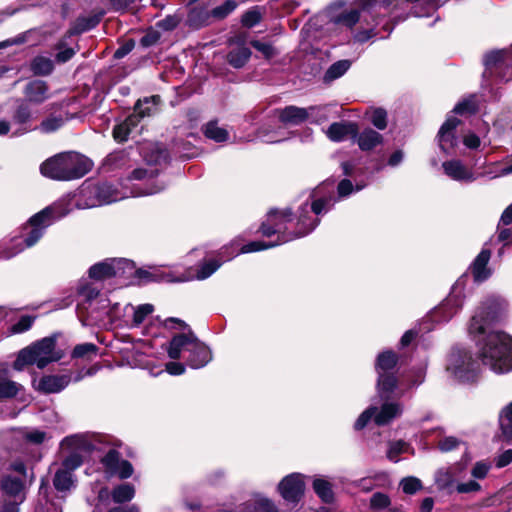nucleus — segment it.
I'll use <instances>...</instances> for the list:
<instances>
[{"label":"nucleus","mask_w":512,"mask_h":512,"mask_svg":"<svg viewBox=\"0 0 512 512\" xmlns=\"http://www.w3.org/2000/svg\"><path fill=\"white\" fill-rule=\"evenodd\" d=\"M292 212L290 209H273L270 210L267 219L261 225V233L264 236L270 237L274 234H277L276 241H252L246 245H243L240 249V253H251L257 252L261 250H265L268 248H273L277 245H281L283 243L289 242L291 240L296 239L293 233H286L287 223L292 222Z\"/></svg>","instance_id":"nucleus-4"},{"label":"nucleus","mask_w":512,"mask_h":512,"mask_svg":"<svg viewBox=\"0 0 512 512\" xmlns=\"http://www.w3.org/2000/svg\"><path fill=\"white\" fill-rule=\"evenodd\" d=\"M507 303L496 296L487 298L472 316L468 331L475 339L479 359L496 374L512 371V336L503 331L486 333L487 327L505 313Z\"/></svg>","instance_id":"nucleus-1"},{"label":"nucleus","mask_w":512,"mask_h":512,"mask_svg":"<svg viewBox=\"0 0 512 512\" xmlns=\"http://www.w3.org/2000/svg\"><path fill=\"white\" fill-rule=\"evenodd\" d=\"M138 115H130L123 122L116 125L113 129V137L117 142H125L130 135L137 134L141 128L139 126Z\"/></svg>","instance_id":"nucleus-21"},{"label":"nucleus","mask_w":512,"mask_h":512,"mask_svg":"<svg viewBox=\"0 0 512 512\" xmlns=\"http://www.w3.org/2000/svg\"><path fill=\"white\" fill-rule=\"evenodd\" d=\"M237 7V3L234 0H227L222 5L215 7L211 11V15L217 19H223L228 16Z\"/></svg>","instance_id":"nucleus-56"},{"label":"nucleus","mask_w":512,"mask_h":512,"mask_svg":"<svg viewBox=\"0 0 512 512\" xmlns=\"http://www.w3.org/2000/svg\"><path fill=\"white\" fill-rule=\"evenodd\" d=\"M204 134L207 138L215 142H224L228 140V132L219 127L216 122H209L204 128Z\"/></svg>","instance_id":"nucleus-46"},{"label":"nucleus","mask_w":512,"mask_h":512,"mask_svg":"<svg viewBox=\"0 0 512 512\" xmlns=\"http://www.w3.org/2000/svg\"><path fill=\"white\" fill-rule=\"evenodd\" d=\"M98 348L92 343H83L77 345L72 351L73 358H82L90 360L97 355Z\"/></svg>","instance_id":"nucleus-49"},{"label":"nucleus","mask_w":512,"mask_h":512,"mask_svg":"<svg viewBox=\"0 0 512 512\" xmlns=\"http://www.w3.org/2000/svg\"><path fill=\"white\" fill-rule=\"evenodd\" d=\"M135 496V488L130 483H124L113 488L111 492L112 500L115 503H125L131 501Z\"/></svg>","instance_id":"nucleus-40"},{"label":"nucleus","mask_w":512,"mask_h":512,"mask_svg":"<svg viewBox=\"0 0 512 512\" xmlns=\"http://www.w3.org/2000/svg\"><path fill=\"white\" fill-rule=\"evenodd\" d=\"M462 470L463 468L460 466L439 470L435 476L437 486L442 490L451 491L454 489L456 491V485L459 483L456 482V479Z\"/></svg>","instance_id":"nucleus-27"},{"label":"nucleus","mask_w":512,"mask_h":512,"mask_svg":"<svg viewBox=\"0 0 512 512\" xmlns=\"http://www.w3.org/2000/svg\"><path fill=\"white\" fill-rule=\"evenodd\" d=\"M350 65L351 63L349 60H339L333 63L326 71L324 75V81L330 82L343 76L350 68Z\"/></svg>","instance_id":"nucleus-44"},{"label":"nucleus","mask_w":512,"mask_h":512,"mask_svg":"<svg viewBox=\"0 0 512 512\" xmlns=\"http://www.w3.org/2000/svg\"><path fill=\"white\" fill-rule=\"evenodd\" d=\"M402 412L403 407L398 402L385 401L380 407L371 405L359 415L355 421L354 428L356 430H361L371 420H373L378 426H384L399 417Z\"/></svg>","instance_id":"nucleus-8"},{"label":"nucleus","mask_w":512,"mask_h":512,"mask_svg":"<svg viewBox=\"0 0 512 512\" xmlns=\"http://www.w3.org/2000/svg\"><path fill=\"white\" fill-rule=\"evenodd\" d=\"M61 448L63 451H75L83 455L93 449V444L87 434H74L61 441Z\"/></svg>","instance_id":"nucleus-18"},{"label":"nucleus","mask_w":512,"mask_h":512,"mask_svg":"<svg viewBox=\"0 0 512 512\" xmlns=\"http://www.w3.org/2000/svg\"><path fill=\"white\" fill-rule=\"evenodd\" d=\"M442 169L447 177L457 182L472 183L480 176L462 160L456 158L444 161Z\"/></svg>","instance_id":"nucleus-15"},{"label":"nucleus","mask_w":512,"mask_h":512,"mask_svg":"<svg viewBox=\"0 0 512 512\" xmlns=\"http://www.w3.org/2000/svg\"><path fill=\"white\" fill-rule=\"evenodd\" d=\"M144 160L150 166L158 165L166 159V152L152 145L144 146L141 149Z\"/></svg>","instance_id":"nucleus-43"},{"label":"nucleus","mask_w":512,"mask_h":512,"mask_svg":"<svg viewBox=\"0 0 512 512\" xmlns=\"http://www.w3.org/2000/svg\"><path fill=\"white\" fill-rule=\"evenodd\" d=\"M120 453L114 449L109 450L105 456L102 458V464L106 468V470L113 475L117 467L121 462Z\"/></svg>","instance_id":"nucleus-52"},{"label":"nucleus","mask_w":512,"mask_h":512,"mask_svg":"<svg viewBox=\"0 0 512 512\" xmlns=\"http://www.w3.org/2000/svg\"><path fill=\"white\" fill-rule=\"evenodd\" d=\"M491 468L492 464L489 461L481 460L475 462L470 471L473 479L466 482H459L456 485V492L459 494H476L480 492L482 486L479 481L487 477Z\"/></svg>","instance_id":"nucleus-12"},{"label":"nucleus","mask_w":512,"mask_h":512,"mask_svg":"<svg viewBox=\"0 0 512 512\" xmlns=\"http://www.w3.org/2000/svg\"><path fill=\"white\" fill-rule=\"evenodd\" d=\"M73 472L59 468L54 476L53 484L58 491H68L74 486Z\"/></svg>","instance_id":"nucleus-38"},{"label":"nucleus","mask_w":512,"mask_h":512,"mask_svg":"<svg viewBox=\"0 0 512 512\" xmlns=\"http://www.w3.org/2000/svg\"><path fill=\"white\" fill-rule=\"evenodd\" d=\"M397 380L393 373L378 374L377 391L380 397H388L396 388Z\"/></svg>","instance_id":"nucleus-37"},{"label":"nucleus","mask_w":512,"mask_h":512,"mask_svg":"<svg viewBox=\"0 0 512 512\" xmlns=\"http://www.w3.org/2000/svg\"><path fill=\"white\" fill-rule=\"evenodd\" d=\"M463 302V287L457 283L452 287L448 297L431 311L430 317L433 321L438 323L447 322L462 308Z\"/></svg>","instance_id":"nucleus-10"},{"label":"nucleus","mask_w":512,"mask_h":512,"mask_svg":"<svg viewBox=\"0 0 512 512\" xmlns=\"http://www.w3.org/2000/svg\"><path fill=\"white\" fill-rule=\"evenodd\" d=\"M512 64V54L507 50H494L484 56V65L486 71H492L502 65L509 66Z\"/></svg>","instance_id":"nucleus-28"},{"label":"nucleus","mask_w":512,"mask_h":512,"mask_svg":"<svg viewBox=\"0 0 512 512\" xmlns=\"http://www.w3.org/2000/svg\"><path fill=\"white\" fill-rule=\"evenodd\" d=\"M71 381L68 374L48 375L40 379L38 389L45 393H58L62 391Z\"/></svg>","instance_id":"nucleus-23"},{"label":"nucleus","mask_w":512,"mask_h":512,"mask_svg":"<svg viewBox=\"0 0 512 512\" xmlns=\"http://www.w3.org/2000/svg\"><path fill=\"white\" fill-rule=\"evenodd\" d=\"M71 212L69 200H58L40 212L33 215L23 227V235L20 239L15 237L10 244L0 251V257L10 259L34 246L44 235L45 230L55 221L62 219Z\"/></svg>","instance_id":"nucleus-2"},{"label":"nucleus","mask_w":512,"mask_h":512,"mask_svg":"<svg viewBox=\"0 0 512 512\" xmlns=\"http://www.w3.org/2000/svg\"><path fill=\"white\" fill-rule=\"evenodd\" d=\"M241 508L245 512H279L272 500L260 495L256 496L253 501L243 504Z\"/></svg>","instance_id":"nucleus-31"},{"label":"nucleus","mask_w":512,"mask_h":512,"mask_svg":"<svg viewBox=\"0 0 512 512\" xmlns=\"http://www.w3.org/2000/svg\"><path fill=\"white\" fill-rule=\"evenodd\" d=\"M355 136H357L356 142L362 151H370L383 142L382 135L370 128L363 130Z\"/></svg>","instance_id":"nucleus-29"},{"label":"nucleus","mask_w":512,"mask_h":512,"mask_svg":"<svg viewBox=\"0 0 512 512\" xmlns=\"http://www.w3.org/2000/svg\"><path fill=\"white\" fill-rule=\"evenodd\" d=\"M64 45H65L64 41H60L56 46V48L58 50H60L56 54V60L61 63L67 62L75 55V50L73 48H65L64 49Z\"/></svg>","instance_id":"nucleus-62"},{"label":"nucleus","mask_w":512,"mask_h":512,"mask_svg":"<svg viewBox=\"0 0 512 512\" xmlns=\"http://www.w3.org/2000/svg\"><path fill=\"white\" fill-rule=\"evenodd\" d=\"M197 337L192 331L175 335L168 346L167 353L171 359H179L182 352L189 353Z\"/></svg>","instance_id":"nucleus-16"},{"label":"nucleus","mask_w":512,"mask_h":512,"mask_svg":"<svg viewBox=\"0 0 512 512\" xmlns=\"http://www.w3.org/2000/svg\"><path fill=\"white\" fill-rule=\"evenodd\" d=\"M153 311L154 306L152 304L146 303L136 306L133 313V324L136 326L140 325Z\"/></svg>","instance_id":"nucleus-54"},{"label":"nucleus","mask_w":512,"mask_h":512,"mask_svg":"<svg viewBox=\"0 0 512 512\" xmlns=\"http://www.w3.org/2000/svg\"><path fill=\"white\" fill-rule=\"evenodd\" d=\"M210 14L203 8H193L190 10L187 22L190 27L198 29L207 24Z\"/></svg>","instance_id":"nucleus-45"},{"label":"nucleus","mask_w":512,"mask_h":512,"mask_svg":"<svg viewBox=\"0 0 512 512\" xmlns=\"http://www.w3.org/2000/svg\"><path fill=\"white\" fill-rule=\"evenodd\" d=\"M63 125V119L61 117H49L42 121L40 124V130L45 133H51L58 130Z\"/></svg>","instance_id":"nucleus-59"},{"label":"nucleus","mask_w":512,"mask_h":512,"mask_svg":"<svg viewBox=\"0 0 512 512\" xmlns=\"http://www.w3.org/2000/svg\"><path fill=\"white\" fill-rule=\"evenodd\" d=\"M211 360L210 349L197 338L186 359L187 364L193 369H199L206 366Z\"/></svg>","instance_id":"nucleus-17"},{"label":"nucleus","mask_w":512,"mask_h":512,"mask_svg":"<svg viewBox=\"0 0 512 512\" xmlns=\"http://www.w3.org/2000/svg\"><path fill=\"white\" fill-rule=\"evenodd\" d=\"M83 463V455L78 452H68V455L63 459L61 468L73 472L79 468Z\"/></svg>","instance_id":"nucleus-53"},{"label":"nucleus","mask_w":512,"mask_h":512,"mask_svg":"<svg viewBox=\"0 0 512 512\" xmlns=\"http://www.w3.org/2000/svg\"><path fill=\"white\" fill-rule=\"evenodd\" d=\"M304 476L293 473L284 477L278 485V491L288 503H297L304 493Z\"/></svg>","instance_id":"nucleus-14"},{"label":"nucleus","mask_w":512,"mask_h":512,"mask_svg":"<svg viewBox=\"0 0 512 512\" xmlns=\"http://www.w3.org/2000/svg\"><path fill=\"white\" fill-rule=\"evenodd\" d=\"M371 123L380 130H383L387 126V113L384 109L377 108L371 112L370 116Z\"/></svg>","instance_id":"nucleus-58"},{"label":"nucleus","mask_w":512,"mask_h":512,"mask_svg":"<svg viewBox=\"0 0 512 512\" xmlns=\"http://www.w3.org/2000/svg\"><path fill=\"white\" fill-rule=\"evenodd\" d=\"M460 124V120L453 115L447 117L440 127L437 134V142L440 150L450 155L458 145V137L456 136V128Z\"/></svg>","instance_id":"nucleus-13"},{"label":"nucleus","mask_w":512,"mask_h":512,"mask_svg":"<svg viewBox=\"0 0 512 512\" xmlns=\"http://www.w3.org/2000/svg\"><path fill=\"white\" fill-rule=\"evenodd\" d=\"M157 174H158L157 168H150V169L138 168V169L133 170L130 178L132 180H151Z\"/></svg>","instance_id":"nucleus-61"},{"label":"nucleus","mask_w":512,"mask_h":512,"mask_svg":"<svg viewBox=\"0 0 512 512\" xmlns=\"http://www.w3.org/2000/svg\"><path fill=\"white\" fill-rule=\"evenodd\" d=\"M7 364L0 363V400L15 397L23 388L21 384L11 380Z\"/></svg>","instance_id":"nucleus-20"},{"label":"nucleus","mask_w":512,"mask_h":512,"mask_svg":"<svg viewBox=\"0 0 512 512\" xmlns=\"http://www.w3.org/2000/svg\"><path fill=\"white\" fill-rule=\"evenodd\" d=\"M1 486L6 494L15 497L20 502L23 501L24 484L20 479L10 476L5 477Z\"/></svg>","instance_id":"nucleus-35"},{"label":"nucleus","mask_w":512,"mask_h":512,"mask_svg":"<svg viewBox=\"0 0 512 512\" xmlns=\"http://www.w3.org/2000/svg\"><path fill=\"white\" fill-rule=\"evenodd\" d=\"M409 448V445L402 440L390 442L387 451V458L393 462H398V456L402 453L408 452Z\"/></svg>","instance_id":"nucleus-51"},{"label":"nucleus","mask_w":512,"mask_h":512,"mask_svg":"<svg viewBox=\"0 0 512 512\" xmlns=\"http://www.w3.org/2000/svg\"><path fill=\"white\" fill-rule=\"evenodd\" d=\"M477 109V102L474 96L466 98L459 102L453 109L455 114L473 113Z\"/></svg>","instance_id":"nucleus-57"},{"label":"nucleus","mask_w":512,"mask_h":512,"mask_svg":"<svg viewBox=\"0 0 512 512\" xmlns=\"http://www.w3.org/2000/svg\"><path fill=\"white\" fill-rule=\"evenodd\" d=\"M446 372L455 381L470 383L479 374V364L469 349L454 347L447 356Z\"/></svg>","instance_id":"nucleus-7"},{"label":"nucleus","mask_w":512,"mask_h":512,"mask_svg":"<svg viewBox=\"0 0 512 512\" xmlns=\"http://www.w3.org/2000/svg\"><path fill=\"white\" fill-rule=\"evenodd\" d=\"M313 489L319 498L325 503H331L334 499L332 485L324 478L317 477L313 481Z\"/></svg>","instance_id":"nucleus-39"},{"label":"nucleus","mask_w":512,"mask_h":512,"mask_svg":"<svg viewBox=\"0 0 512 512\" xmlns=\"http://www.w3.org/2000/svg\"><path fill=\"white\" fill-rule=\"evenodd\" d=\"M100 22V16L79 17L67 32V35H78L93 29Z\"/></svg>","instance_id":"nucleus-34"},{"label":"nucleus","mask_w":512,"mask_h":512,"mask_svg":"<svg viewBox=\"0 0 512 512\" xmlns=\"http://www.w3.org/2000/svg\"><path fill=\"white\" fill-rule=\"evenodd\" d=\"M133 264L131 261L123 258L106 259L90 267L89 277L96 281H104L112 277H122L131 273Z\"/></svg>","instance_id":"nucleus-9"},{"label":"nucleus","mask_w":512,"mask_h":512,"mask_svg":"<svg viewBox=\"0 0 512 512\" xmlns=\"http://www.w3.org/2000/svg\"><path fill=\"white\" fill-rule=\"evenodd\" d=\"M159 101V96H152L150 98H145L144 100H139L135 105L134 113L132 115H138L139 121L146 116L153 115L157 110Z\"/></svg>","instance_id":"nucleus-32"},{"label":"nucleus","mask_w":512,"mask_h":512,"mask_svg":"<svg viewBox=\"0 0 512 512\" xmlns=\"http://www.w3.org/2000/svg\"><path fill=\"white\" fill-rule=\"evenodd\" d=\"M324 185L319 186L311 194L310 204H303L297 215V231L293 234L296 238L303 237L313 231L319 224L318 216L327 213L335 204L336 199L332 195H322Z\"/></svg>","instance_id":"nucleus-5"},{"label":"nucleus","mask_w":512,"mask_h":512,"mask_svg":"<svg viewBox=\"0 0 512 512\" xmlns=\"http://www.w3.org/2000/svg\"><path fill=\"white\" fill-rule=\"evenodd\" d=\"M490 257V250L483 249L475 258L471 266L475 281L482 282L490 277L491 270L487 267Z\"/></svg>","instance_id":"nucleus-25"},{"label":"nucleus","mask_w":512,"mask_h":512,"mask_svg":"<svg viewBox=\"0 0 512 512\" xmlns=\"http://www.w3.org/2000/svg\"><path fill=\"white\" fill-rule=\"evenodd\" d=\"M93 163L87 157L75 153H60L42 163L40 170L45 177L68 181L85 176Z\"/></svg>","instance_id":"nucleus-3"},{"label":"nucleus","mask_w":512,"mask_h":512,"mask_svg":"<svg viewBox=\"0 0 512 512\" xmlns=\"http://www.w3.org/2000/svg\"><path fill=\"white\" fill-rule=\"evenodd\" d=\"M398 357L392 351H384L380 353L376 360V371L377 374L381 373H392L391 371L396 366Z\"/></svg>","instance_id":"nucleus-33"},{"label":"nucleus","mask_w":512,"mask_h":512,"mask_svg":"<svg viewBox=\"0 0 512 512\" xmlns=\"http://www.w3.org/2000/svg\"><path fill=\"white\" fill-rule=\"evenodd\" d=\"M69 200L71 211L74 207L78 209H90L101 206L98 193V186L90 183H84L73 194L61 198L60 200Z\"/></svg>","instance_id":"nucleus-11"},{"label":"nucleus","mask_w":512,"mask_h":512,"mask_svg":"<svg viewBox=\"0 0 512 512\" xmlns=\"http://www.w3.org/2000/svg\"><path fill=\"white\" fill-rule=\"evenodd\" d=\"M97 186H98V193H99V198L101 201V206L119 201L126 197L124 194L119 192L111 184L103 183V184L97 185Z\"/></svg>","instance_id":"nucleus-36"},{"label":"nucleus","mask_w":512,"mask_h":512,"mask_svg":"<svg viewBox=\"0 0 512 512\" xmlns=\"http://www.w3.org/2000/svg\"><path fill=\"white\" fill-rule=\"evenodd\" d=\"M365 21L361 15L360 12L356 9H349L343 11L341 14H339L334 19V23L339 26H344L347 28H352L356 23L360 21Z\"/></svg>","instance_id":"nucleus-42"},{"label":"nucleus","mask_w":512,"mask_h":512,"mask_svg":"<svg viewBox=\"0 0 512 512\" xmlns=\"http://www.w3.org/2000/svg\"><path fill=\"white\" fill-rule=\"evenodd\" d=\"M365 186V183H357L356 185H353L349 179H343L337 185V197L338 199L347 198L353 192L361 191Z\"/></svg>","instance_id":"nucleus-47"},{"label":"nucleus","mask_w":512,"mask_h":512,"mask_svg":"<svg viewBox=\"0 0 512 512\" xmlns=\"http://www.w3.org/2000/svg\"><path fill=\"white\" fill-rule=\"evenodd\" d=\"M406 494H414L421 488V481L416 477H406L400 483Z\"/></svg>","instance_id":"nucleus-60"},{"label":"nucleus","mask_w":512,"mask_h":512,"mask_svg":"<svg viewBox=\"0 0 512 512\" xmlns=\"http://www.w3.org/2000/svg\"><path fill=\"white\" fill-rule=\"evenodd\" d=\"M357 127L350 122H336L329 126L326 131L327 137L333 142H341L348 136H355Z\"/></svg>","instance_id":"nucleus-26"},{"label":"nucleus","mask_w":512,"mask_h":512,"mask_svg":"<svg viewBox=\"0 0 512 512\" xmlns=\"http://www.w3.org/2000/svg\"><path fill=\"white\" fill-rule=\"evenodd\" d=\"M133 474V467L131 463L127 460H121L119 466L113 473V475L118 476L120 479H127L131 477Z\"/></svg>","instance_id":"nucleus-63"},{"label":"nucleus","mask_w":512,"mask_h":512,"mask_svg":"<svg viewBox=\"0 0 512 512\" xmlns=\"http://www.w3.org/2000/svg\"><path fill=\"white\" fill-rule=\"evenodd\" d=\"M24 94L27 100L34 104H41L50 97L49 87L42 80L29 82L25 87Z\"/></svg>","instance_id":"nucleus-22"},{"label":"nucleus","mask_w":512,"mask_h":512,"mask_svg":"<svg viewBox=\"0 0 512 512\" xmlns=\"http://www.w3.org/2000/svg\"><path fill=\"white\" fill-rule=\"evenodd\" d=\"M315 109L314 106L309 108L287 106L279 112V119L286 124L298 125L304 122Z\"/></svg>","instance_id":"nucleus-19"},{"label":"nucleus","mask_w":512,"mask_h":512,"mask_svg":"<svg viewBox=\"0 0 512 512\" xmlns=\"http://www.w3.org/2000/svg\"><path fill=\"white\" fill-rule=\"evenodd\" d=\"M31 71L35 75L46 76L49 75L53 69V61L46 56H36L31 62Z\"/></svg>","instance_id":"nucleus-41"},{"label":"nucleus","mask_w":512,"mask_h":512,"mask_svg":"<svg viewBox=\"0 0 512 512\" xmlns=\"http://www.w3.org/2000/svg\"><path fill=\"white\" fill-rule=\"evenodd\" d=\"M230 43H235L237 46L231 49V51L228 53L227 61L232 67L236 69L242 68L250 59L251 51L244 45L243 40L240 38L235 40L233 39L230 41Z\"/></svg>","instance_id":"nucleus-24"},{"label":"nucleus","mask_w":512,"mask_h":512,"mask_svg":"<svg viewBox=\"0 0 512 512\" xmlns=\"http://www.w3.org/2000/svg\"><path fill=\"white\" fill-rule=\"evenodd\" d=\"M221 265H222L221 262L214 260V259L205 261L199 266L195 276L191 275V274L187 275V276H182V277L178 278L177 281L184 282V281H190L193 279L205 280V279L209 278L212 274H214L220 268Z\"/></svg>","instance_id":"nucleus-30"},{"label":"nucleus","mask_w":512,"mask_h":512,"mask_svg":"<svg viewBox=\"0 0 512 512\" xmlns=\"http://www.w3.org/2000/svg\"><path fill=\"white\" fill-rule=\"evenodd\" d=\"M34 320H35V317H33V316H29V315L22 316L15 324H13L10 327V333L11 334H21V333L28 331L32 327Z\"/></svg>","instance_id":"nucleus-55"},{"label":"nucleus","mask_w":512,"mask_h":512,"mask_svg":"<svg viewBox=\"0 0 512 512\" xmlns=\"http://www.w3.org/2000/svg\"><path fill=\"white\" fill-rule=\"evenodd\" d=\"M499 423L505 435H512V401L502 408L499 414Z\"/></svg>","instance_id":"nucleus-48"},{"label":"nucleus","mask_w":512,"mask_h":512,"mask_svg":"<svg viewBox=\"0 0 512 512\" xmlns=\"http://www.w3.org/2000/svg\"><path fill=\"white\" fill-rule=\"evenodd\" d=\"M55 346L56 339L53 336L34 342L18 352L13 368L16 371H22L27 365H36L39 369L45 368L49 363L62 358V353L57 351Z\"/></svg>","instance_id":"nucleus-6"},{"label":"nucleus","mask_w":512,"mask_h":512,"mask_svg":"<svg viewBox=\"0 0 512 512\" xmlns=\"http://www.w3.org/2000/svg\"><path fill=\"white\" fill-rule=\"evenodd\" d=\"M251 45L259 52H261L265 58L269 59L274 56L275 50L273 46L266 42H261L258 40L251 41Z\"/></svg>","instance_id":"nucleus-64"},{"label":"nucleus","mask_w":512,"mask_h":512,"mask_svg":"<svg viewBox=\"0 0 512 512\" xmlns=\"http://www.w3.org/2000/svg\"><path fill=\"white\" fill-rule=\"evenodd\" d=\"M391 504L388 495L376 492L370 498V508L375 512H382L386 510Z\"/></svg>","instance_id":"nucleus-50"}]
</instances>
